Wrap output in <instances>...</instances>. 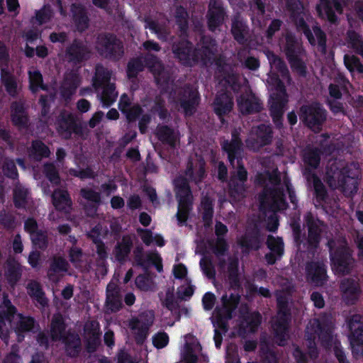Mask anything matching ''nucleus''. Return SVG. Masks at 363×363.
I'll return each mask as SVG.
<instances>
[{"label":"nucleus","mask_w":363,"mask_h":363,"mask_svg":"<svg viewBox=\"0 0 363 363\" xmlns=\"http://www.w3.org/2000/svg\"><path fill=\"white\" fill-rule=\"evenodd\" d=\"M172 52L182 64L191 65L193 62L199 61L200 59L205 65L211 63L214 60L217 48L214 40L208 38H203L202 45V53L196 54L192 52L189 47V43L186 40H182L179 44H174Z\"/></svg>","instance_id":"7"},{"label":"nucleus","mask_w":363,"mask_h":363,"mask_svg":"<svg viewBox=\"0 0 363 363\" xmlns=\"http://www.w3.org/2000/svg\"><path fill=\"white\" fill-rule=\"evenodd\" d=\"M320 150L309 148L304 153V162L306 165L312 169H315L320 162Z\"/></svg>","instance_id":"51"},{"label":"nucleus","mask_w":363,"mask_h":363,"mask_svg":"<svg viewBox=\"0 0 363 363\" xmlns=\"http://www.w3.org/2000/svg\"><path fill=\"white\" fill-rule=\"evenodd\" d=\"M261 323V316L258 313H247L243 315L239 326L238 334L243 335L253 333Z\"/></svg>","instance_id":"31"},{"label":"nucleus","mask_w":363,"mask_h":363,"mask_svg":"<svg viewBox=\"0 0 363 363\" xmlns=\"http://www.w3.org/2000/svg\"><path fill=\"white\" fill-rule=\"evenodd\" d=\"M6 320L9 322L13 327L18 335V340H21L20 333L30 331L35 327V320L29 316H23L21 314H16V309L11 305V301L6 297L4 298L0 305V337L7 340L8 328Z\"/></svg>","instance_id":"5"},{"label":"nucleus","mask_w":363,"mask_h":363,"mask_svg":"<svg viewBox=\"0 0 363 363\" xmlns=\"http://www.w3.org/2000/svg\"><path fill=\"white\" fill-rule=\"evenodd\" d=\"M157 135L161 141L172 147H175L178 140L177 133L167 126H159L157 129Z\"/></svg>","instance_id":"44"},{"label":"nucleus","mask_w":363,"mask_h":363,"mask_svg":"<svg viewBox=\"0 0 363 363\" xmlns=\"http://www.w3.org/2000/svg\"><path fill=\"white\" fill-rule=\"evenodd\" d=\"M267 83L272 86V89L274 91L271 95L269 101L271 114L274 123L279 125L281 124L280 120L284 113V107L287 103L286 90L283 84L274 73L269 74Z\"/></svg>","instance_id":"11"},{"label":"nucleus","mask_w":363,"mask_h":363,"mask_svg":"<svg viewBox=\"0 0 363 363\" xmlns=\"http://www.w3.org/2000/svg\"><path fill=\"white\" fill-rule=\"evenodd\" d=\"M155 315L152 311H145L138 318L129 320V328L138 343H143L148 335L149 328L153 324Z\"/></svg>","instance_id":"17"},{"label":"nucleus","mask_w":363,"mask_h":363,"mask_svg":"<svg viewBox=\"0 0 363 363\" xmlns=\"http://www.w3.org/2000/svg\"><path fill=\"white\" fill-rule=\"evenodd\" d=\"M271 133L270 127L264 124L252 128L246 140L247 147L253 150H258L262 146L270 143Z\"/></svg>","instance_id":"19"},{"label":"nucleus","mask_w":363,"mask_h":363,"mask_svg":"<svg viewBox=\"0 0 363 363\" xmlns=\"http://www.w3.org/2000/svg\"><path fill=\"white\" fill-rule=\"evenodd\" d=\"M137 287L142 291H150L155 288V284L152 280L145 275H139L135 279Z\"/></svg>","instance_id":"59"},{"label":"nucleus","mask_w":363,"mask_h":363,"mask_svg":"<svg viewBox=\"0 0 363 363\" xmlns=\"http://www.w3.org/2000/svg\"><path fill=\"white\" fill-rule=\"evenodd\" d=\"M44 172L48 179L54 184H58L60 178L58 173L52 164H47L44 167Z\"/></svg>","instance_id":"64"},{"label":"nucleus","mask_w":363,"mask_h":363,"mask_svg":"<svg viewBox=\"0 0 363 363\" xmlns=\"http://www.w3.org/2000/svg\"><path fill=\"white\" fill-rule=\"evenodd\" d=\"M146 65L155 76L158 84H164L169 79V73L164 70L161 62L153 55H147L145 57Z\"/></svg>","instance_id":"28"},{"label":"nucleus","mask_w":363,"mask_h":363,"mask_svg":"<svg viewBox=\"0 0 363 363\" xmlns=\"http://www.w3.org/2000/svg\"><path fill=\"white\" fill-rule=\"evenodd\" d=\"M76 118L68 111H63L60 113L55 123V127L57 133L62 138L65 139L71 138Z\"/></svg>","instance_id":"25"},{"label":"nucleus","mask_w":363,"mask_h":363,"mask_svg":"<svg viewBox=\"0 0 363 363\" xmlns=\"http://www.w3.org/2000/svg\"><path fill=\"white\" fill-rule=\"evenodd\" d=\"M222 301L223 308L214 311L212 321L215 326L225 333L228 330L227 320L231 318V312L236 308L239 297L237 294H231L229 297L225 295L222 297Z\"/></svg>","instance_id":"15"},{"label":"nucleus","mask_w":363,"mask_h":363,"mask_svg":"<svg viewBox=\"0 0 363 363\" xmlns=\"http://www.w3.org/2000/svg\"><path fill=\"white\" fill-rule=\"evenodd\" d=\"M143 67L141 59L130 61L128 65V77L129 78L135 77L139 72L143 70Z\"/></svg>","instance_id":"63"},{"label":"nucleus","mask_w":363,"mask_h":363,"mask_svg":"<svg viewBox=\"0 0 363 363\" xmlns=\"http://www.w3.org/2000/svg\"><path fill=\"white\" fill-rule=\"evenodd\" d=\"M90 52V49L86 43L74 41L67 49V55L69 60L82 61L86 59Z\"/></svg>","instance_id":"33"},{"label":"nucleus","mask_w":363,"mask_h":363,"mask_svg":"<svg viewBox=\"0 0 363 363\" xmlns=\"http://www.w3.org/2000/svg\"><path fill=\"white\" fill-rule=\"evenodd\" d=\"M340 291L343 301L348 304L354 303L361 293L358 281L353 278L343 279L340 284Z\"/></svg>","instance_id":"21"},{"label":"nucleus","mask_w":363,"mask_h":363,"mask_svg":"<svg viewBox=\"0 0 363 363\" xmlns=\"http://www.w3.org/2000/svg\"><path fill=\"white\" fill-rule=\"evenodd\" d=\"M119 109L125 114L127 119L130 121L134 118V116L128 112V110L130 108V101L128 96L125 94L121 96L119 104Z\"/></svg>","instance_id":"62"},{"label":"nucleus","mask_w":363,"mask_h":363,"mask_svg":"<svg viewBox=\"0 0 363 363\" xmlns=\"http://www.w3.org/2000/svg\"><path fill=\"white\" fill-rule=\"evenodd\" d=\"M81 84V79L77 72L72 71L65 74L60 87V93L65 99H69Z\"/></svg>","instance_id":"26"},{"label":"nucleus","mask_w":363,"mask_h":363,"mask_svg":"<svg viewBox=\"0 0 363 363\" xmlns=\"http://www.w3.org/2000/svg\"><path fill=\"white\" fill-rule=\"evenodd\" d=\"M282 44L284 52L292 70L304 77L306 74V67L303 60V52L298 41L291 34H286Z\"/></svg>","instance_id":"13"},{"label":"nucleus","mask_w":363,"mask_h":363,"mask_svg":"<svg viewBox=\"0 0 363 363\" xmlns=\"http://www.w3.org/2000/svg\"><path fill=\"white\" fill-rule=\"evenodd\" d=\"M267 245L271 252L266 255V259L269 264H274L277 257H280L284 251V244L281 238L269 236Z\"/></svg>","instance_id":"35"},{"label":"nucleus","mask_w":363,"mask_h":363,"mask_svg":"<svg viewBox=\"0 0 363 363\" xmlns=\"http://www.w3.org/2000/svg\"><path fill=\"white\" fill-rule=\"evenodd\" d=\"M1 81L7 92L15 96L18 93V86L16 80L11 74L9 67H2L1 70Z\"/></svg>","instance_id":"40"},{"label":"nucleus","mask_w":363,"mask_h":363,"mask_svg":"<svg viewBox=\"0 0 363 363\" xmlns=\"http://www.w3.org/2000/svg\"><path fill=\"white\" fill-rule=\"evenodd\" d=\"M344 63L345 67L350 71H357L359 73L363 72V65L361 64L359 60L354 56L345 55L344 57Z\"/></svg>","instance_id":"56"},{"label":"nucleus","mask_w":363,"mask_h":363,"mask_svg":"<svg viewBox=\"0 0 363 363\" xmlns=\"http://www.w3.org/2000/svg\"><path fill=\"white\" fill-rule=\"evenodd\" d=\"M53 16L54 11L51 6L45 5L41 9L35 11V16L32 18V22L33 23L41 26L50 22Z\"/></svg>","instance_id":"41"},{"label":"nucleus","mask_w":363,"mask_h":363,"mask_svg":"<svg viewBox=\"0 0 363 363\" xmlns=\"http://www.w3.org/2000/svg\"><path fill=\"white\" fill-rule=\"evenodd\" d=\"M50 337L53 341L62 340L66 350L71 356H74L80 346L79 337L74 334L67 335L64 320L60 314H55L50 325Z\"/></svg>","instance_id":"12"},{"label":"nucleus","mask_w":363,"mask_h":363,"mask_svg":"<svg viewBox=\"0 0 363 363\" xmlns=\"http://www.w3.org/2000/svg\"><path fill=\"white\" fill-rule=\"evenodd\" d=\"M320 3L317 7L319 16L334 23L336 21L335 11L342 13V8L337 0H320Z\"/></svg>","instance_id":"27"},{"label":"nucleus","mask_w":363,"mask_h":363,"mask_svg":"<svg viewBox=\"0 0 363 363\" xmlns=\"http://www.w3.org/2000/svg\"><path fill=\"white\" fill-rule=\"evenodd\" d=\"M50 154L49 148L41 141L33 142L29 150V156L35 160H40L48 157Z\"/></svg>","instance_id":"42"},{"label":"nucleus","mask_w":363,"mask_h":363,"mask_svg":"<svg viewBox=\"0 0 363 363\" xmlns=\"http://www.w3.org/2000/svg\"><path fill=\"white\" fill-rule=\"evenodd\" d=\"M347 40L350 45L363 57V40L354 31L347 33Z\"/></svg>","instance_id":"57"},{"label":"nucleus","mask_w":363,"mask_h":363,"mask_svg":"<svg viewBox=\"0 0 363 363\" xmlns=\"http://www.w3.org/2000/svg\"><path fill=\"white\" fill-rule=\"evenodd\" d=\"M266 55L269 61L272 72H279L280 74L284 78H285L289 83H290L291 79L289 76V70L284 62L272 52L267 51Z\"/></svg>","instance_id":"38"},{"label":"nucleus","mask_w":363,"mask_h":363,"mask_svg":"<svg viewBox=\"0 0 363 363\" xmlns=\"http://www.w3.org/2000/svg\"><path fill=\"white\" fill-rule=\"evenodd\" d=\"M52 203L57 210L63 211L70 206V200L65 190L57 189L52 194Z\"/></svg>","instance_id":"45"},{"label":"nucleus","mask_w":363,"mask_h":363,"mask_svg":"<svg viewBox=\"0 0 363 363\" xmlns=\"http://www.w3.org/2000/svg\"><path fill=\"white\" fill-rule=\"evenodd\" d=\"M69 264L63 258L55 257L52 261L48 272L49 279L53 282H57L67 272Z\"/></svg>","instance_id":"29"},{"label":"nucleus","mask_w":363,"mask_h":363,"mask_svg":"<svg viewBox=\"0 0 363 363\" xmlns=\"http://www.w3.org/2000/svg\"><path fill=\"white\" fill-rule=\"evenodd\" d=\"M140 238L145 245H150L152 243H155L160 247L164 245V240L160 235H153L152 233L148 230H140Z\"/></svg>","instance_id":"54"},{"label":"nucleus","mask_w":363,"mask_h":363,"mask_svg":"<svg viewBox=\"0 0 363 363\" xmlns=\"http://www.w3.org/2000/svg\"><path fill=\"white\" fill-rule=\"evenodd\" d=\"M84 335L87 340L96 344L99 337V325L96 320H89L84 325Z\"/></svg>","instance_id":"48"},{"label":"nucleus","mask_w":363,"mask_h":363,"mask_svg":"<svg viewBox=\"0 0 363 363\" xmlns=\"http://www.w3.org/2000/svg\"><path fill=\"white\" fill-rule=\"evenodd\" d=\"M233 101L230 95L224 92L217 95L214 101V110L218 116L230 112L233 108Z\"/></svg>","instance_id":"37"},{"label":"nucleus","mask_w":363,"mask_h":363,"mask_svg":"<svg viewBox=\"0 0 363 363\" xmlns=\"http://www.w3.org/2000/svg\"><path fill=\"white\" fill-rule=\"evenodd\" d=\"M224 10L218 0H210L207 14L208 24L211 30H215L224 21Z\"/></svg>","instance_id":"23"},{"label":"nucleus","mask_w":363,"mask_h":363,"mask_svg":"<svg viewBox=\"0 0 363 363\" xmlns=\"http://www.w3.org/2000/svg\"><path fill=\"white\" fill-rule=\"evenodd\" d=\"M197 104V93L195 91L191 90L189 92V99L187 101L182 100L181 106L184 109L186 114L191 115L193 113L196 105Z\"/></svg>","instance_id":"55"},{"label":"nucleus","mask_w":363,"mask_h":363,"mask_svg":"<svg viewBox=\"0 0 363 363\" xmlns=\"http://www.w3.org/2000/svg\"><path fill=\"white\" fill-rule=\"evenodd\" d=\"M204 166L205 162L203 158L195 155L187 164L185 172L186 179H183L179 177L174 182L176 196L178 200L177 217L180 223H184L186 220L193 201L186 180H191L196 183L201 182L205 174Z\"/></svg>","instance_id":"2"},{"label":"nucleus","mask_w":363,"mask_h":363,"mask_svg":"<svg viewBox=\"0 0 363 363\" xmlns=\"http://www.w3.org/2000/svg\"><path fill=\"white\" fill-rule=\"evenodd\" d=\"M28 190L21 184H16L13 189V201L18 208H26L29 202Z\"/></svg>","instance_id":"46"},{"label":"nucleus","mask_w":363,"mask_h":363,"mask_svg":"<svg viewBox=\"0 0 363 363\" xmlns=\"http://www.w3.org/2000/svg\"><path fill=\"white\" fill-rule=\"evenodd\" d=\"M351 333L350 343L354 352L358 353L359 346H363V316L355 314L348 321Z\"/></svg>","instance_id":"20"},{"label":"nucleus","mask_w":363,"mask_h":363,"mask_svg":"<svg viewBox=\"0 0 363 363\" xmlns=\"http://www.w3.org/2000/svg\"><path fill=\"white\" fill-rule=\"evenodd\" d=\"M333 327V319L330 315H324L320 319L314 318L309 322L306 327L308 335L306 345L308 354L311 359H315L318 356L315 344L313 341L315 337L313 336V334L315 333L318 335L323 345L327 348L333 347L340 363H347L345 359L344 353L339 347V343L332 335Z\"/></svg>","instance_id":"3"},{"label":"nucleus","mask_w":363,"mask_h":363,"mask_svg":"<svg viewBox=\"0 0 363 363\" xmlns=\"http://www.w3.org/2000/svg\"><path fill=\"white\" fill-rule=\"evenodd\" d=\"M238 104L242 113L257 112L260 110L259 101L251 92H246L238 99Z\"/></svg>","instance_id":"30"},{"label":"nucleus","mask_w":363,"mask_h":363,"mask_svg":"<svg viewBox=\"0 0 363 363\" xmlns=\"http://www.w3.org/2000/svg\"><path fill=\"white\" fill-rule=\"evenodd\" d=\"M69 259L75 267H81L84 261V256L79 248L74 247L69 251Z\"/></svg>","instance_id":"61"},{"label":"nucleus","mask_w":363,"mask_h":363,"mask_svg":"<svg viewBox=\"0 0 363 363\" xmlns=\"http://www.w3.org/2000/svg\"><path fill=\"white\" fill-rule=\"evenodd\" d=\"M330 250L332 269L335 274L344 275L350 273L354 264L351 251L344 240L328 242Z\"/></svg>","instance_id":"9"},{"label":"nucleus","mask_w":363,"mask_h":363,"mask_svg":"<svg viewBox=\"0 0 363 363\" xmlns=\"http://www.w3.org/2000/svg\"><path fill=\"white\" fill-rule=\"evenodd\" d=\"M302 118L306 124L313 130L319 131L320 125L325 121V116L319 104L302 106L301 108Z\"/></svg>","instance_id":"18"},{"label":"nucleus","mask_w":363,"mask_h":363,"mask_svg":"<svg viewBox=\"0 0 363 363\" xmlns=\"http://www.w3.org/2000/svg\"><path fill=\"white\" fill-rule=\"evenodd\" d=\"M276 295L279 311L277 317L272 320V328L279 345H282L288 337L287 326L289 320L288 299L286 296H282L280 292H277Z\"/></svg>","instance_id":"14"},{"label":"nucleus","mask_w":363,"mask_h":363,"mask_svg":"<svg viewBox=\"0 0 363 363\" xmlns=\"http://www.w3.org/2000/svg\"><path fill=\"white\" fill-rule=\"evenodd\" d=\"M306 177L308 182H313L317 196L321 199H324L326 191L321 181L314 174H308Z\"/></svg>","instance_id":"58"},{"label":"nucleus","mask_w":363,"mask_h":363,"mask_svg":"<svg viewBox=\"0 0 363 363\" xmlns=\"http://www.w3.org/2000/svg\"><path fill=\"white\" fill-rule=\"evenodd\" d=\"M201 211L205 225H209L212 220L213 211L212 201L207 196L202 199Z\"/></svg>","instance_id":"53"},{"label":"nucleus","mask_w":363,"mask_h":363,"mask_svg":"<svg viewBox=\"0 0 363 363\" xmlns=\"http://www.w3.org/2000/svg\"><path fill=\"white\" fill-rule=\"evenodd\" d=\"M73 19L78 30H84L88 26V18L83 8L79 5L72 6Z\"/></svg>","instance_id":"43"},{"label":"nucleus","mask_w":363,"mask_h":363,"mask_svg":"<svg viewBox=\"0 0 363 363\" xmlns=\"http://www.w3.org/2000/svg\"><path fill=\"white\" fill-rule=\"evenodd\" d=\"M28 294L35 298L41 306H45L47 303V300L44 297V294L42 291L40 285L36 281H30L27 286Z\"/></svg>","instance_id":"50"},{"label":"nucleus","mask_w":363,"mask_h":363,"mask_svg":"<svg viewBox=\"0 0 363 363\" xmlns=\"http://www.w3.org/2000/svg\"><path fill=\"white\" fill-rule=\"evenodd\" d=\"M304 222L308 228V243L311 248L316 247L319 242L320 233L322 231V223L311 213L305 215Z\"/></svg>","instance_id":"22"},{"label":"nucleus","mask_w":363,"mask_h":363,"mask_svg":"<svg viewBox=\"0 0 363 363\" xmlns=\"http://www.w3.org/2000/svg\"><path fill=\"white\" fill-rule=\"evenodd\" d=\"M246 80L242 76L235 74L233 72H228L223 76L220 84L222 86L228 84L234 91H237L240 85L245 83Z\"/></svg>","instance_id":"49"},{"label":"nucleus","mask_w":363,"mask_h":363,"mask_svg":"<svg viewBox=\"0 0 363 363\" xmlns=\"http://www.w3.org/2000/svg\"><path fill=\"white\" fill-rule=\"evenodd\" d=\"M132 244L130 237H123L121 242L118 244L114 250L116 259L118 261L124 260L130 251Z\"/></svg>","instance_id":"47"},{"label":"nucleus","mask_w":363,"mask_h":363,"mask_svg":"<svg viewBox=\"0 0 363 363\" xmlns=\"http://www.w3.org/2000/svg\"><path fill=\"white\" fill-rule=\"evenodd\" d=\"M112 72L102 66L96 67L93 86L96 91L102 89L99 97L103 105L106 107L111 105L118 96L114 84L110 82Z\"/></svg>","instance_id":"10"},{"label":"nucleus","mask_w":363,"mask_h":363,"mask_svg":"<svg viewBox=\"0 0 363 363\" xmlns=\"http://www.w3.org/2000/svg\"><path fill=\"white\" fill-rule=\"evenodd\" d=\"M248 28L240 16H235L232 20L231 33L234 39L239 43L243 44L248 36Z\"/></svg>","instance_id":"32"},{"label":"nucleus","mask_w":363,"mask_h":363,"mask_svg":"<svg viewBox=\"0 0 363 363\" xmlns=\"http://www.w3.org/2000/svg\"><path fill=\"white\" fill-rule=\"evenodd\" d=\"M325 182L333 189L350 196L357 190V179L343 161L330 160L326 166Z\"/></svg>","instance_id":"4"},{"label":"nucleus","mask_w":363,"mask_h":363,"mask_svg":"<svg viewBox=\"0 0 363 363\" xmlns=\"http://www.w3.org/2000/svg\"><path fill=\"white\" fill-rule=\"evenodd\" d=\"M307 280L315 286L323 285L327 280L325 265L320 262H312L306 267Z\"/></svg>","instance_id":"24"},{"label":"nucleus","mask_w":363,"mask_h":363,"mask_svg":"<svg viewBox=\"0 0 363 363\" xmlns=\"http://www.w3.org/2000/svg\"><path fill=\"white\" fill-rule=\"evenodd\" d=\"M106 306L111 311H116L121 308V301L118 296V290L114 283H110L107 286Z\"/></svg>","instance_id":"36"},{"label":"nucleus","mask_w":363,"mask_h":363,"mask_svg":"<svg viewBox=\"0 0 363 363\" xmlns=\"http://www.w3.org/2000/svg\"><path fill=\"white\" fill-rule=\"evenodd\" d=\"M5 276L9 283H16L21 276V267L15 259H9L6 264Z\"/></svg>","instance_id":"39"},{"label":"nucleus","mask_w":363,"mask_h":363,"mask_svg":"<svg viewBox=\"0 0 363 363\" xmlns=\"http://www.w3.org/2000/svg\"><path fill=\"white\" fill-rule=\"evenodd\" d=\"M162 304L170 311H174L178 308L177 301L174 297V289H168L165 297L162 299Z\"/></svg>","instance_id":"60"},{"label":"nucleus","mask_w":363,"mask_h":363,"mask_svg":"<svg viewBox=\"0 0 363 363\" xmlns=\"http://www.w3.org/2000/svg\"><path fill=\"white\" fill-rule=\"evenodd\" d=\"M232 140L230 143L225 142L223 144V148L227 152L228 159L233 167H237V177L240 184H235V179H232L230 183V194L235 200H240L243 197L245 193V187L243 182L247 179V171L241 164V160L239 158L242 143L238 138L237 131L233 133Z\"/></svg>","instance_id":"6"},{"label":"nucleus","mask_w":363,"mask_h":363,"mask_svg":"<svg viewBox=\"0 0 363 363\" xmlns=\"http://www.w3.org/2000/svg\"><path fill=\"white\" fill-rule=\"evenodd\" d=\"M96 48L106 57L120 58L123 54V48L120 40L112 35H101L97 38Z\"/></svg>","instance_id":"16"},{"label":"nucleus","mask_w":363,"mask_h":363,"mask_svg":"<svg viewBox=\"0 0 363 363\" xmlns=\"http://www.w3.org/2000/svg\"><path fill=\"white\" fill-rule=\"evenodd\" d=\"M286 5L289 11L291 12V18L294 21L297 28L302 31L308 38L309 43L312 45L318 43V45L320 47L321 50L324 51L325 48V35L324 33L321 31V30L318 26H314L313 25V32L309 29L310 24H312V22L309 21L307 18L308 22H306L304 20V16L306 13L303 12V8L299 0H286Z\"/></svg>","instance_id":"8"},{"label":"nucleus","mask_w":363,"mask_h":363,"mask_svg":"<svg viewBox=\"0 0 363 363\" xmlns=\"http://www.w3.org/2000/svg\"><path fill=\"white\" fill-rule=\"evenodd\" d=\"M29 79H30V88L32 91L35 92L38 90L39 88L44 89L45 87L43 84L42 74L38 70L35 68H32L28 72Z\"/></svg>","instance_id":"52"},{"label":"nucleus","mask_w":363,"mask_h":363,"mask_svg":"<svg viewBox=\"0 0 363 363\" xmlns=\"http://www.w3.org/2000/svg\"><path fill=\"white\" fill-rule=\"evenodd\" d=\"M265 168L259 172L256 178L257 184L263 187V193L259 197L260 207L262 211L271 210L273 213L269 216L267 228L270 231L275 230L278 227V220L274 212L284 209L286 203L284 199V191L289 193L291 202H294V196L291 189L289 179L284 177L283 180L278 176L277 168L272 164L270 159L262 162Z\"/></svg>","instance_id":"1"},{"label":"nucleus","mask_w":363,"mask_h":363,"mask_svg":"<svg viewBox=\"0 0 363 363\" xmlns=\"http://www.w3.org/2000/svg\"><path fill=\"white\" fill-rule=\"evenodd\" d=\"M11 121L19 128H25L28 123V116L22 102H14L11 105Z\"/></svg>","instance_id":"34"}]
</instances>
